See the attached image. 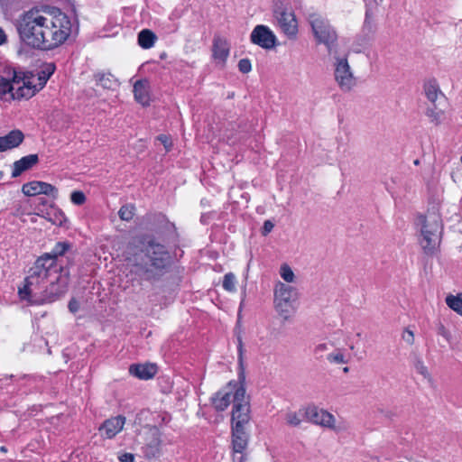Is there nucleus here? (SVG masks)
Masks as SVG:
<instances>
[{
    "mask_svg": "<svg viewBox=\"0 0 462 462\" xmlns=\"http://www.w3.org/2000/svg\"><path fill=\"white\" fill-rule=\"evenodd\" d=\"M447 305L457 314L462 316V295H448L446 298Z\"/></svg>",
    "mask_w": 462,
    "mask_h": 462,
    "instance_id": "nucleus-28",
    "label": "nucleus"
},
{
    "mask_svg": "<svg viewBox=\"0 0 462 462\" xmlns=\"http://www.w3.org/2000/svg\"><path fill=\"white\" fill-rule=\"evenodd\" d=\"M3 177V171H0V179Z\"/></svg>",
    "mask_w": 462,
    "mask_h": 462,
    "instance_id": "nucleus-57",
    "label": "nucleus"
},
{
    "mask_svg": "<svg viewBox=\"0 0 462 462\" xmlns=\"http://www.w3.org/2000/svg\"><path fill=\"white\" fill-rule=\"evenodd\" d=\"M23 82V86H19L15 90L14 94H12V98H30L32 97L39 89L36 86L32 85L30 80L23 75H20V83Z\"/></svg>",
    "mask_w": 462,
    "mask_h": 462,
    "instance_id": "nucleus-24",
    "label": "nucleus"
},
{
    "mask_svg": "<svg viewBox=\"0 0 462 462\" xmlns=\"http://www.w3.org/2000/svg\"><path fill=\"white\" fill-rule=\"evenodd\" d=\"M166 222H167V225L171 226L173 228L175 227V226H174V224L170 223L168 220H167Z\"/></svg>",
    "mask_w": 462,
    "mask_h": 462,
    "instance_id": "nucleus-52",
    "label": "nucleus"
},
{
    "mask_svg": "<svg viewBox=\"0 0 462 462\" xmlns=\"http://www.w3.org/2000/svg\"><path fill=\"white\" fill-rule=\"evenodd\" d=\"M44 42L41 49L51 50L62 44L71 33V22L59 9L52 13H44Z\"/></svg>",
    "mask_w": 462,
    "mask_h": 462,
    "instance_id": "nucleus-2",
    "label": "nucleus"
},
{
    "mask_svg": "<svg viewBox=\"0 0 462 462\" xmlns=\"http://www.w3.org/2000/svg\"><path fill=\"white\" fill-rule=\"evenodd\" d=\"M236 279L233 273H227L224 275L222 287L228 292L236 291Z\"/></svg>",
    "mask_w": 462,
    "mask_h": 462,
    "instance_id": "nucleus-31",
    "label": "nucleus"
},
{
    "mask_svg": "<svg viewBox=\"0 0 462 462\" xmlns=\"http://www.w3.org/2000/svg\"><path fill=\"white\" fill-rule=\"evenodd\" d=\"M70 247V245L66 242H59L56 244L54 248L51 253H47L43 254L42 257H50L53 263L51 266V270H53L54 273L57 274L58 273H66L69 272L66 268H63L61 265H58L57 263V258L59 256H61L65 254V252Z\"/></svg>",
    "mask_w": 462,
    "mask_h": 462,
    "instance_id": "nucleus-21",
    "label": "nucleus"
},
{
    "mask_svg": "<svg viewBox=\"0 0 462 462\" xmlns=\"http://www.w3.org/2000/svg\"><path fill=\"white\" fill-rule=\"evenodd\" d=\"M5 76L0 75V98H6L7 95L14 94V84H20V73L14 69L7 68L4 70Z\"/></svg>",
    "mask_w": 462,
    "mask_h": 462,
    "instance_id": "nucleus-16",
    "label": "nucleus"
},
{
    "mask_svg": "<svg viewBox=\"0 0 462 462\" xmlns=\"http://www.w3.org/2000/svg\"><path fill=\"white\" fill-rule=\"evenodd\" d=\"M95 78L97 83L104 88L109 89L113 87L114 79L112 74L97 73L95 75Z\"/></svg>",
    "mask_w": 462,
    "mask_h": 462,
    "instance_id": "nucleus-33",
    "label": "nucleus"
},
{
    "mask_svg": "<svg viewBox=\"0 0 462 462\" xmlns=\"http://www.w3.org/2000/svg\"><path fill=\"white\" fill-rule=\"evenodd\" d=\"M116 421H117V433H118L119 431L122 430V429L125 423V417L117 415Z\"/></svg>",
    "mask_w": 462,
    "mask_h": 462,
    "instance_id": "nucleus-46",
    "label": "nucleus"
},
{
    "mask_svg": "<svg viewBox=\"0 0 462 462\" xmlns=\"http://www.w3.org/2000/svg\"><path fill=\"white\" fill-rule=\"evenodd\" d=\"M23 139V133L18 129L9 132L5 136H0V152L18 147Z\"/></svg>",
    "mask_w": 462,
    "mask_h": 462,
    "instance_id": "nucleus-19",
    "label": "nucleus"
},
{
    "mask_svg": "<svg viewBox=\"0 0 462 462\" xmlns=\"http://www.w3.org/2000/svg\"><path fill=\"white\" fill-rule=\"evenodd\" d=\"M41 204H45V200L42 199Z\"/></svg>",
    "mask_w": 462,
    "mask_h": 462,
    "instance_id": "nucleus-54",
    "label": "nucleus"
},
{
    "mask_svg": "<svg viewBox=\"0 0 462 462\" xmlns=\"http://www.w3.org/2000/svg\"><path fill=\"white\" fill-rule=\"evenodd\" d=\"M230 53L228 41L220 35H215L212 42V57L215 60L226 63Z\"/></svg>",
    "mask_w": 462,
    "mask_h": 462,
    "instance_id": "nucleus-18",
    "label": "nucleus"
},
{
    "mask_svg": "<svg viewBox=\"0 0 462 462\" xmlns=\"http://www.w3.org/2000/svg\"><path fill=\"white\" fill-rule=\"evenodd\" d=\"M0 450H1L2 452H6V448H5V447H1V448H0Z\"/></svg>",
    "mask_w": 462,
    "mask_h": 462,
    "instance_id": "nucleus-51",
    "label": "nucleus"
},
{
    "mask_svg": "<svg viewBox=\"0 0 462 462\" xmlns=\"http://www.w3.org/2000/svg\"><path fill=\"white\" fill-rule=\"evenodd\" d=\"M423 91L431 105H434L439 97L446 99V97L440 90L436 79H429L425 80L423 84Z\"/></svg>",
    "mask_w": 462,
    "mask_h": 462,
    "instance_id": "nucleus-22",
    "label": "nucleus"
},
{
    "mask_svg": "<svg viewBox=\"0 0 462 462\" xmlns=\"http://www.w3.org/2000/svg\"><path fill=\"white\" fill-rule=\"evenodd\" d=\"M70 313L76 314L80 310V301L76 298H71L68 304Z\"/></svg>",
    "mask_w": 462,
    "mask_h": 462,
    "instance_id": "nucleus-39",
    "label": "nucleus"
},
{
    "mask_svg": "<svg viewBox=\"0 0 462 462\" xmlns=\"http://www.w3.org/2000/svg\"><path fill=\"white\" fill-rule=\"evenodd\" d=\"M274 18L281 31L290 39H294L298 33V22L295 14L288 8L279 6L274 9Z\"/></svg>",
    "mask_w": 462,
    "mask_h": 462,
    "instance_id": "nucleus-12",
    "label": "nucleus"
},
{
    "mask_svg": "<svg viewBox=\"0 0 462 462\" xmlns=\"http://www.w3.org/2000/svg\"><path fill=\"white\" fill-rule=\"evenodd\" d=\"M22 191L24 195L29 197L44 194L56 198L58 194V189L51 184L37 180L23 184Z\"/></svg>",
    "mask_w": 462,
    "mask_h": 462,
    "instance_id": "nucleus-17",
    "label": "nucleus"
},
{
    "mask_svg": "<svg viewBox=\"0 0 462 462\" xmlns=\"http://www.w3.org/2000/svg\"><path fill=\"white\" fill-rule=\"evenodd\" d=\"M250 42L262 49L272 50L277 45V37L267 25L258 24L251 32Z\"/></svg>",
    "mask_w": 462,
    "mask_h": 462,
    "instance_id": "nucleus-13",
    "label": "nucleus"
},
{
    "mask_svg": "<svg viewBox=\"0 0 462 462\" xmlns=\"http://www.w3.org/2000/svg\"><path fill=\"white\" fill-rule=\"evenodd\" d=\"M273 303L276 311L287 319L293 310V305L298 300V290L282 282H277L273 290Z\"/></svg>",
    "mask_w": 462,
    "mask_h": 462,
    "instance_id": "nucleus-6",
    "label": "nucleus"
},
{
    "mask_svg": "<svg viewBox=\"0 0 462 462\" xmlns=\"http://www.w3.org/2000/svg\"><path fill=\"white\" fill-rule=\"evenodd\" d=\"M402 338L410 345H413L414 343V334H413V331H411V329H409L408 328H405L403 334H402Z\"/></svg>",
    "mask_w": 462,
    "mask_h": 462,
    "instance_id": "nucleus-43",
    "label": "nucleus"
},
{
    "mask_svg": "<svg viewBox=\"0 0 462 462\" xmlns=\"http://www.w3.org/2000/svg\"><path fill=\"white\" fill-rule=\"evenodd\" d=\"M311 29L319 43L327 46L328 52L337 41V34L329 23L321 18H315L310 23Z\"/></svg>",
    "mask_w": 462,
    "mask_h": 462,
    "instance_id": "nucleus-11",
    "label": "nucleus"
},
{
    "mask_svg": "<svg viewBox=\"0 0 462 462\" xmlns=\"http://www.w3.org/2000/svg\"><path fill=\"white\" fill-rule=\"evenodd\" d=\"M157 39V35L150 29H143L137 36L138 44L144 50L153 47Z\"/></svg>",
    "mask_w": 462,
    "mask_h": 462,
    "instance_id": "nucleus-26",
    "label": "nucleus"
},
{
    "mask_svg": "<svg viewBox=\"0 0 462 462\" xmlns=\"http://www.w3.org/2000/svg\"><path fill=\"white\" fill-rule=\"evenodd\" d=\"M71 201L76 205H82L86 201V196L82 191H73L70 195Z\"/></svg>",
    "mask_w": 462,
    "mask_h": 462,
    "instance_id": "nucleus-36",
    "label": "nucleus"
},
{
    "mask_svg": "<svg viewBox=\"0 0 462 462\" xmlns=\"http://www.w3.org/2000/svg\"><path fill=\"white\" fill-rule=\"evenodd\" d=\"M69 276V272L60 273L55 281L51 282L50 285L38 294V297L31 300V305L51 303L61 298L67 291Z\"/></svg>",
    "mask_w": 462,
    "mask_h": 462,
    "instance_id": "nucleus-7",
    "label": "nucleus"
},
{
    "mask_svg": "<svg viewBox=\"0 0 462 462\" xmlns=\"http://www.w3.org/2000/svg\"><path fill=\"white\" fill-rule=\"evenodd\" d=\"M335 79L343 92H349L356 86V79L346 58L337 59Z\"/></svg>",
    "mask_w": 462,
    "mask_h": 462,
    "instance_id": "nucleus-14",
    "label": "nucleus"
},
{
    "mask_svg": "<svg viewBox=\"0 0 462 462\" xmlns=\"http://www.w3.org/2000/svg\"><path fill=\"white\" fill-rule=\"evenodd\" d=\"M238 69L240 72L242 73H248L251 71L252 69V65H251V61L249 59L245 58V59H241L239 61H238Z\"/></svg>",
    "mask_w": 462,
    "mask_h": 462,
    "instance_id": "nucleus-37",
    "label": "nucleus"
},
{
    "mask_svg": "<svg viewBox=\"0 0 462 462\" xmlns=\"http://www.w3.org/2000/svg\"><path fill=\"white\" fill-rule=\"evenodd\" d=\"M129 374L141 380H149L157 374V366L152 364H133L129 366Z\"/></svg>",
    "mask_w": 462,
    "mask_h": 462,
    "instance_id": "nucleus-20",
    "label": "nucleus"
},
{
    "mask_svg": "<svg viewBox=\"0 0 462 462\" xmlns=\"http://www.w3.org/2000/svg\"><path fill=\"white\" fill-rule=\"evenodd\" d=\"M424 371H426V368H425V367H422V368H421V372H420V373L424 374Z\"/></svg>",
    "mask_w": 462,
    "mask_h": 462,
    "instance_id": "nucleus-53",
    "label": "nucleus"
},
{
    "mask_svg": "<svg viewBox=\"0 0 462 462\" xmlns=\"http://www.w3.org/2000/svg\"><path fill=\"white\" fill-rule=\"evenodd\" d=\"M349 348H350L351 350H353V349H354V346H353V345H350V346H349Z\"/></svg>",
    "mask_w": 462,
    "mask_h": 462,
    "instance_id": "nucleus-55",
    "label": "nucleus"
},
{
    "mask_svg": "<svg viewBox=\"0 0 462 462\" xmlns=\"http://www.w3.org/2000/svg\"><path fill=\"white\" fill-rule=\"evenodd\" d=\"M157 140L161 142L162 144L165 147L166 151H170L172 146V142L171 137L166 134H160L157 137Z\"/></svg>",
    "mask_w": 462,
    "mask_h": 462,
    "instance_id": "nucleus-40",
    "label": "nucleus"
},
{
    "mask_svg": "<svg viewBox=\"0 0 462 462\" xmlns=\"http://www.w3.org/2000/svg\"><path fill=\"white\" fill-rule=\"evenodd\" d=\"M286 423L292 427H297L301 422V418L295 411H290L285 416Z\"/></svg>",
    "mask_w": 462,
    "mask_h": 462,
    "instance_id": "nucleus-35",
    "label": "nucleus"
},
{
    "mask_svg": "<svg viewBox=\"0 0 462 462\" xmlns=\"http://www.w3.org/2000/svg\"><path fill=\"white\" fill-rule=\"evenodd\" d=\"M38 162H39V157L37 154H30V155L24 156L22 159L14 162L12 177L16 178V177L20 176L23 171L31 169L32 166L37 164Z\"/></svg>",
    "mask_w": 462,
    "mask_h": 462,
    "instance_id": "nucleus-23",
    "label": "nucleus"
},
{
    "mask_svg": "<svg viewBox=\"0 0 462 462\" xmlns=\"http://www.w3.org/2000/svg\"><path fill=\"white\" fill-rule=\"evenodd\" d=\"M14 215H15L16 217H21L22 216H23V215H24V211H23L21 208H18L16 209V211H15Z\"/></svg>",
    "mask_w": 462,
    "mask_h": 462,
    "instance_id": "nucleus-48",
    "label": "nucleus"
},
{
    "mask_svg": "<svg viewBox=\"0 0 462 462\" xmlns=\"http://www.w3.org/2000/svg\"><path fill=\"white\" fill-rule=\"evenodd\" d=\"M280 275L286 282H292L295 278V275H294L291 268L286 263H283L281 266Z\"/></svg>",
    "mask_w": 462,
    "mask_h": 462,
    "instance_id": "nucleus-34",
    "label": "nucleus"
},
{
    "mask_svg": "<svg viewBox=\"0 0 462 462\" xmlns=\"http://www.w3.org/2000/svg\"><path fill=\"white\" fill-rule=\"evenodd\" d=\"M48 73L46 74L45 71H43V76H39L38 79L40 80V88H42L45 84L49 77L53 73L54 71V65L49 64L48 65Z\"/></svg>",
    "mask_w": 462,
    "mask_h": 462,
    "instance_id": "nucleus-38",
    "label": "nucleus"
},
{
    "mask_svg": "<svg viewBox=\"0 0 462 462\" xmlns=\"http://www.w3.org/2000/svg\"><path fill=\"white\" fill-rule=\"evenodd\" d=\"M52 263L50 257H39L36 260L24 280V286L19 288L18 293L21 300H27L31 304V300L38 297L40 285L55 274L51 270Z\"/></svg>",
    "mask_w": 462,
    "mask_h": 462,
    "instance_id": "nucleus-4",
    "label": "nucleus"
},
{
    "mask_svg": "<svg viewBox=\"0 0 462 462\" xmlns=\"http://www.w3.org/2000/svg\"><path fill=\"white\" fill-rule=\"evenodd\" d=\"M6 42V35L5 32L0 29V45L4 44Z\"/></svg>",
    "mask_w": 462,
    "mask_h": 462,
    "instance_id": "nucleus-47",
    "label": "nucleus"
},
{
    "mask_svg": "<svg viewBox=\"0 0 462 462\" xmlns=\"http://www.w3.org/2000/svg\"><path fill=\"white\" fill-rule=\"evenodd\" d=\"M99 432L102 437L112 439L116 436V424L112 420H106L100 427Z\"/></svg>",
    "mask_w": 462,
    "mask_h": 462,
    "instance_id": "nucleus-29",
    "label": "nucleus"
},
{
    "mask_svg": "<svg viewBox=\"0 0 462 462\" xmlns=\"http://www.w3.org/2000/svg\"><path fill=\"white\" fill-rule=\"evenodd\" d=\"M437 333H438V335L443 337L447 340H448L450 337L449 331L446 328V327L442 323H439L438 328H437Z\"/></svg>",
    "mask_w": 462,
    "mask_h": 462,
    "instance_id": "nucleus-42",
    "label": "nucleus"
},
{
    "mask_svg": "<svg viewBox=\"0 0 462 462\" xmlns=\"http://www.w3.org/2000/svg\"><path fill=\"white\" fill-rule=\"evenodd\" d=\"M273 226H274V225L272 221H270V220L264 221L263 226L262 234L263 236H266L273 230Z\"/></svg>",
    "mask_w": 462,
    "mask_h": 462,
    "instance_id": "nucleus-44",
    "label": "nucleus"
},
{
    "mask_svg": "<svg viewBox=\"0 0 462 462\" xmlns=\"http://www.w3.org/2000/svg\"><path fill=\"white\" fill-rule=\"evenodd\" d=\"M135 207L133 204H126L121 207L117 215L122 220L129 221L134 216Z\"/></svg>",
    "mask_w": 462,
    "mask_h": 462,
    "instance_id": "nucleus-32",
    "label": "nucleus"
},
{
    "mask_svg": "<svg viewBox=\"0 0 462 462\" xmlns=\"http://www.w3.org/2000/svg\"><path fill=\"white\" fill-rule=\"evenodd\" d=\"M134 95L135 100L142 106L150 105L149 85L145 80H138L134 85Z\"/></svg>",
    "mask_w": 462,
    "mask_h": 462,
    "instance_id": "nucleus-25",
    "label": "nucleus"
},
{
    "mask_svg": "<svg viewBox=\"0 0 462 462\" xmlns=\"http://www.w3.org/2000/svg\"><path fill=\"white\" fill-rule=\"evenodd\" d=\"M140 243L142 248L132 260L135 273L143 280L157 281L171 269L172 256L166 246L153 237L144 236Z\"/></svg>",
    "mask_w": 462,
    "mask_h": 462,
    "instance_id": "nucleus-1",
    "label": "nucleus"
},
{
    "mask_svg": "<svg viewBox=\"0 0 462 462\" xmlns=\"http://www.w3.org/2000/svg\"><path fill=\"white\" fill-rule=\"evenodd\" d=\"M422 217V227L420 240V245L423 252L428 255H433L437 250L440 240V230L441 224L437 217H434L432 221L427 220L424 217Z\"/></svg>",
    "mask_w": 462,
    "mask_h": 462,
    "instance_id": "nucleus-9",
    "label": "nucleus"
},
{
    "mask_svg": "<svg viewBox=\"0 0 462 462\" xmlns=\"http://www.w3.org/2000/svg\"><path fill=\"white\" fill-rule=\"evenodd\" d=\"M425 115L429 117L430 122L436 126L439 125L445 118L444 110L439 108L436 103L426 109Z\"/></svg>",
    "mask_w": 462,
    "mask_h": 462,
    "instance_id": "nucleus-27",
    "label": "nucleus"
},
{
    "mask_svg": "<svg viewBox=\"0 0 462 462\" xmlns=\"http://www.w3.org/2000/svg\"><path fill=\"white\" fill-rule=\"evenodd\" d=\"M343 372H344L345 374L348 373V372H349V367H347V366L344 367V368H343Z\"/></svg>",
    "mask_w": 462,
    "mask_h": 462,
    "instance_id": "nucleus-49",
    "label": "nucleus"
},
{
    "mask_svg": "<svg viewBox=\"0 0 462 462\" xmlns=\"http://www.w3.org/2000/svg\"><path fill=\"white\" fill-rule=\"evenodd\" d=\"M44 14L39 11L25 13L19 21L17 30L21 40L32 48L41 49L44 42L42 26L44 24Z\"/></svg>",
    "mask_w": 462,
    "mask_h": 462,
    "instance_id": "nucleus-5",
    "label": "nucleus"
},
{
    "mask_svg": "<svg viewBox=\"0 0 462 462\" xmlns=\"http://www.w3.org/2000/svg\"><path fill=\"white\" fill-rule=\"evenodd\" d=\"M414 163H415L416 165H417V164H419V160H416V161L414 162Z\"/></svg>",
    "mask_w": 462,
    "mask_h": 462,
    "instance_id": "nucleus-56",
    "label": "nucleus"
},
{
    "mask_svg": "<svg viewBox=\"0 0 462 462\" xmlns=\"http://www.w3.org/2000/svg\"><path fill=\"white\" fill-rule=\"evenodd\" d=\"M305 418L317 425H320L327 428H334L335 417L328 411L319 409L317 406H309L306 408L304 412Z\"/></svg>",
    "mask_w": 462,
    "mask_h": 462,
    "instance_id": "nucleus-15",
    "label": "nucleus"
},
{
    "mask_svg": "<svg viewBox=\"0 0 462 462\" xmlns=\"http://www.w3.org/2000/svg\"><path fill=\"white\" fill-rule=\"evenodd\" d=\"M327 360L331 364H347L348 358L344 355L343 350L338 348L327 356Z\"/></svg>",
    "mask_w": 462,
    "mask_h": 462,
    "instance_id": "nucleus-30",
    "label": "nucleus"
},
{
    "mask_svg": "<svg viewBox=\"0 0 462 462\" xmlns=\"http://www.w3.org/2000/svg\"><path fill=\"white\" fill-rule=\"evenodd\" d=\"M250 434L246 429L231 428V448L233 462H245Z\"/></svg>",
    "mask_w": 462,
    "mask_h": 462,
    "instance_id": "nucleus-10",
    "label": "nucleus"
},
{
    "mask_svg": "<svg viewBox=\"0 0 462 462\" xmlns=\"http://www.w3.org/2000/svg\"><path fill=\"white\" fill-rule=\"evenodd\" d=\"M118 460L120 462H135L134 457L131 453H125L118 457Z\"/></svg>",
    "mask_w": 462,
    "mask_h": 462,
    "instance_id": "nucleus-45",
    "label": "nucleus"
},
{
    "mask_svg": "<svg viewBox=\"0 0 462 462\" xmlns=\"http://www.w3.org/2000/svg\"><path fill=\"white\" fill-rule=\"evenodd\" d=\"M167 54L165 52H162L161 55H160V58L161 59H164L166 58Z\"/></svg>",
    "mask_w": 462,
    "mask_h": 462,
    "instance_id": "nucleus-50",
    "label": "nucleus"
},
{
    "mask_svg": "<svg viewBox=\"0 0 462 462\" xmlns=\"http://www.w3.org/2000/svg\"><path fill=\"white\" fill-rule=\"evenodd\" d=\"M328 345L326 343L319 344L315 346L313 353L316 356L317 359H320L322 357V354L328 350Z\"/></svg>",
    "mask_w": 462,
    "mask_h": 462,
    "instance_id": "nucleus-41",
    "label": "nucleus"
},
{
    "mask_svg": "<svg viewBox=\"0 0 462 462\" xmlns=\"http://www.w3.org/2000/svg\"><path fill=\"white\" fill-rule=\"evenodd\" d=\"M231 412V428L248 430L251 420L249 401L245 400V388H240L235 396Z\"/></svg>",
    "mask_w": 462,
    "mask_h": 462,
    "instance_id": "nucleus-8",
    "label": "nucleus"
},
{
    "mask_svg": "<svg viewBox=\"0 0 462 462\" xmlns=\"http://www.w3.org/2000/svg\"><path fill=\"white\" fill-rule=\"evenodd\" d=\"M237 341V365L239 382L231 381L224 388L217 391L211 398L213 407L217 411H224L232 402L235 404V396L240 388H245L243 381L245 380V348L241 335L236 337Z\"/></svg>",
    "mask_w": 462,
    "mask_h": 462,
    "instance_id": "nucleus-3",
    "label": "nucleus"
}]
</instances>
